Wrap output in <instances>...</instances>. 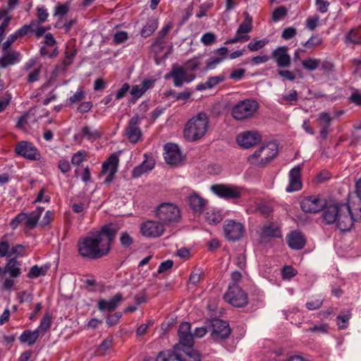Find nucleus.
Segmentation results:
<instances>
[{"instance_id": "1", "label": "nucleus", "mask_w": 361, "mask_h": 361, "mask_svg": "<svg viewBox=\"0 0 361 361\" xmlns=\"http://www.w3.org/2000/svg\"><path fill=\"white\" fill-rule=\"evenodd\" d=\"M117 229L113 225H105L96 232L88 234L78 240V252L84 257L99 259L106 255Z\"/></svg>"}, {"instance_id": "2", "label": "nucleus", "mask_w": 361, "mask_h": 361, "mask_svg": "<svg viewBox=\"0 0 361 361\" xmlns=\"http://www.w3.org/2000/svg\"><path fill=\"white\" fill-rule=\"evenodd\" d=\"M209 126V116L204 112H200L191 118L184 128V137L188 141L201 139L206 133Z\"/></svg>"}, {"instance_id": "3", "label": "nucleus", "mask_w": 361, "mask_h": 361, "mask_svg": "<svg viewBox=\"0 0 361 361\" xmlns=\"http://www.w3.org/2000/svg\"><path fill=\"white\" fill-rule=\"evenodd\" d=\"M279 152L276 142L271 141L264 143L248 157L250 164L256 166H264L274 159Z\"/></svg>"}, {"instance_id": "4", "label": "nucleus", "mask_w": 361, "mask_h": 361, "mask_svg": "<svg viewBox=\"0 0 361 361\" xmlns=\"http://www.w3.org/2000/svg\"><path fill=\"white\" fill-rule=\"evenodd\" d=\"M154 215L164 226H171L180 219L179 207L171 202H163L159 204L155 210Z\"/></svg>"}, {"instance_id": "5", "label": "nucleus", "mask_w": 361, "mask_h": 361, "mask_svg": "<svg viewBox=\"0 0 361 361\" xmlns=\"http://www.w3.org/2000/svg\"><path fill=\"white\" fill-rule=\"evenodd\" d=\"M258 102L252 99L238 102L231 109V116L236 121H243L254 116L259 109Z\"/></svg>"}, {"instance_id": "6", "label": "nucleus", "mask_w": 361, "mask_h": 361, "mask_svg": "<svg viewBox=\"0 0 361 361\" xmlns=\"http://www.w3.org/2000/svg\"><path fill=\"white\" fill-rule=\"evenodd\" d=\"M180 347L176 345L173 351L161 352L158 355V360L161 361H171L176 359L179 361H201L200 354L194 349L183 350L178 352Z\"/></svg>"}, {"instance_id": "7", "label": "nucleus", "mask_w": 361, "mask_h": 361, "mask_svg": "<svg viewBox=\"0 0 361 361\" xmlns=\"http://www.w3.org/2000/svg\"><path fill=\"white\" fill-rule=\"evenodd\" d=\"M43 211L44 207H38L30 213L21 212L11 220L10 225L13 229L20 224H24L28 229H32L37 226Z\"/></svg>"}, {"instance_id": "8", "label": "nucleus", "mask_w": 361, "mask_h": 361, "mask_svg": "<svg viewBox=\"0 0 361 361\" xmlns=\"http://www.w3.org/2000/svg\"><path fill=\"white\" fill-rule=\"evenodd\" d=\"M196 75L188 72L183 67L174 64L172 66L170 73L165 75L166 80L173 78L175 87H182L184 83H189L194 80Z\"/></svg>"}, {"instance_id": "9", "label": "nucleus", "mask_w": 361, "mask_h": 361, "mask_svg": "<svg viewBox=\"0 0 361 361\" xmlns=\"http://www.w3.org/2000/svg\"><path fill=\"white\" fill-rule=\"evenodd\" d=\"M252 30V18L248 14H245L244 20L239 25L235 36L225 42V44L243 43L247 42L250 37L248 35Z\"/></svg>"}, {"instance_id": "10", "label": "nucleus", "mask_w": 361, "mask_h": 361, "mask_svg": "<svg viewBox=\"0 0 361 361\" xmlns=\"http://www.w3.org/2000/svg\"><path fill=\"white\" fill-rule=\"evenodd\" d=\"M225 300L233 306L240 307L247 305V295L238 284H231L224 296Z\"/></svg>"}, {"instance_id": "11", "label": "nucleus", "mask_w": 361, "mask_h": 361, "mask_svg": "<svg viewBox=\"0 0 361 361\" xmlns=\"http://www.w3.org/2000/svg\"><path fill=\"white\" fill-rule=\"evenodd\" d=\"M223 231L225 238L230 241H237L244 235L245 228L242 223L227 219L224 222Z\"/></svg>"}, {"instance_id": "12", "label": "nucleus", "mask_w": 361, "mask_h": 361, "mask_svg": "<svg viewBox=\"0 0 361 361\" xmlns=\"http://www.w3.org/2000/svg\"><path fill=\"white\" fill-rule=\"evenodd\" d=\"M210 189L215 195L224 199L240 198L243 194V188L234 185L215 184Z\"/></svg>"}, {"instance_id": "13", "label": "nucleus", "mask_w": 361, "mask_h": 361, "mask_svg": "<svg viewBox=\"0 0 361 361\" xmlns=\"http://www.w3.org/2000/svg\"><path fill=\"white\" fill-rule=\"evenodd\" d=\"M16 154L23 158L31 160L38 161L41 159V154L38 149L30 142L20 141L15 147Z\"/></svg>"}, {"instance_id": "14", "label": "nucleus", "mask_w": 361, "mask_h": 361, "mask_svg": "<svg viewBox=\"0 0 361 361\" xmlns=\"http://www.w3.org/2000/svg\"><path fill=\"white\" fill-rule=\"evenodd\" d=\"M4 273L8 274L9 278L6 279L3 282V288L6 290L11 289L14 286V278L21 274L20 264L15 258L8 259L4 267Z\"/></svg>"}, {"instance_id": "15", "label": "nucleus", "mask_w": 361, "mask_h": 361, "mask_svg": "<svg viewBox=\"0 0 361 361\" xmlns=\"http://www.w3.org/2000/svg\"><path fill=\"white\" fill-rule=\"evenodd\" d=\"M119 164L118 155L116 153L111 154L102 164V174L106 175L104 183L109 184L114 178V176L118 171Z\"/></svg>"}, {"instance_id": "16", "label": "nucleus", "mask_w": 361, "mask_h": 361, "mask_svg": "<svg viewBox=\"0 0 361 361\" xmlns=\"http://www.w3.org/2000/svg\"><path fill=\"white\" fill-rule=\"evenodd\" d=\"M159 221H147L141 224L140 231L147 238H158L164 233L165 228Z\"/></svg>"}, {"instance_id": "17", "label": "nucleus", "mask_w": 361, "mask_h": 361, "mask_svg": "<svg viewBox=\"0 0 361 361\" xmlns=\"http://www.w3.org/2000/svg\"><path fill=\"white\" fill-rule=\"evenodd\" d=\"M262 140L261 135L257 131H244L238 134L236 137V142L239 146L243 148H250Z\"/></svg>"}, {"instance_id": "18", "label": "nucleus", "mask_w": 361, "mask_h": 361, "mask_svg": "<svg viewBox=\"0 0 361 361\" xmlns=\"http://www.w3.org/2000/svg\"><path fill=\"white\" fill-rule=\"evenodd\" d=\"M140 118L137 115L130 118L126 128V135L129 141L133 144L137 143L142 137V131L139 127Z\"/></svg>"}, {"instance_id": "19", "label": "nucleus", "mask_w": 361, "mask_h": 361, "mask_svg": "<svg viewBox=\"0 0 361 361\" xmlns=\"http://www.w3.org/2000/svg\"><path fill=\"white\" fill-rule=\"evenodd\" d=\"M191 326L188 322H183L178 328L179 345L188 350L194 344V336L191 333Z\"/></svg>"}, {"instance_id": "20", "label": "nucleus", "mask_w": 361, "mask_h": 361, "mask_svg": "<svg viewBox=\"0 0 361 361\" xmlns=\"http://www.w3.org/2000/svg\"><path fill=\"white\" fill-rule=\"evenodd\" d=\"M209 329L212 331V336L214 338H227L231 334L228 324L221 319H215L209 323Z\"/></svg>"}, {"instance_id": "21", "label": "nucleus", "mask_w": 361, "mask_h": 361, "mask_svg": "<svg viewBox=\"0 0 361 361\" xmlns=\"http://www.w3.org/2000/svg\"><path fill=\"white\" fill-rule=\"evenodd\" d=\"M288 48L286 46L278 47L271 52V57L276 61L279 68H289L291 64V58L289 55Z\"/></svg>"}, {"instance_id": "22", "label": "nucleus", "mask_w": 361, "mask_h": 361, "mask_svg": "<svg viewBox=\"0 0 361 361\" xmlns=\"http://www.w3.org/2000/svg\"><path fill=\"white\" fill-rule=\"evenodd\" d=\"M324 207V202L317 196H309L302 200L300 207L307 213H317L320 212Z\"/></svg>"}, {"instance_id": "23", "label": "nucleus", "mask_w": 361, "mask_h": 361, "mask_svg": "<svg viewBox=\"0 0 361 361\" xmlns=\"http://www.w3.org/2000/svg\"><path fill=\"white\" fill-rule=\"evenodd\" d=\"M301 171L302 166H298L289 171V184L286 189L288 192L298 191L302 188Z\"/></svg>"}, {"instance_id": "24", "label": "nucleus", "mask_w": 361, "mask_h": 361, "mask_svg": "<svg viewBox=\"0 0 361 361\" xmlns=\"http://www.w3.org/2000/svg\"><path fill=\"white\" fill-rule=\"evenodd\" d=\"M122 293H118L109 300L101 299L97 302V308L101 312L114 311L123 300Z\"/></svg>"}, {"instance_id": "25", "label": "nucleus", "mask_w": 361, "mask_h": 361, "mask_svg": "<svg viewBox=\"0 0 361 361\" xmlns=\"http://www.w3.org/2000/svg\"><path fill=\"white\" fill-rule=\"evenodd\" d=\"M21 54L16 50H3V54L0 58V67L5 68L9 66L15 65L21 61Z\"/></svg>"}, {"instance_id": "26", "label": "nucleus", "mask_w": 361, "mask_h": 361, "mask_svg": "<svg viewBox=\"0 0 361 361\" xmlns=\"http://www.w3.org/2000/svg\"><path fill=\"white\" fill-rule=\"evenodd\" d=\"M164 159L169 164H176L181 161V154L178 145L166 143L164 145Z\"/></svg>"}, {"instance_id": "27", "label": "nucleus", "mask_w": 361, "mask_h": 361, "mask_svg": "<svg viewBox=\"0 0 361 361\" xmlns=\"http://www.w3.org/2000/svg\"><path fill=\"white\" fill-rule=\"evenodd\" d=\"M287 243L293 250H301L306 243L305 235L298 231H293L287 236Z\"/></svg>"}, {"instance_id": "28", "label": "nucleus", "mask_w": 361, "mask_h": 361, "mask_svg": "<svg viewBox=\"0 0 361 361\" xmlns=\"http://www.w3.org/2000/svg\"><path fill=\"white\" fill-rule=\"evenodd\" d=\"M340 204L327 205L323 213L324 221L327 224L336 223L339 214Z\"/></svg>"}, {"instance_id": "29", "label": "nucleus", "mask_w": 361, "mask_h": 361, "mask_svg": "<svg viewBox=\"0 0 361 361\" xmlns=\"http://www.w3.org/2000/svg\"><path fill=\"white\" fill-rule=\"evenodd\" d=\"M188 202L194 212L201 213L204 210L207 202L197 193H193L188 197Z\"/></svg>"}, {"instance_id": "30", "label": "nucleus", "mask_w": 361, "mask_h": 361, "mask_svg": "<svg viewBox=\"0 0 361 361\" xmlns=\"http://www.w3.org/2000/svg\"><path fill=\"white\" fill-rule=\"evenodd\" d=\"M154 161L152 158H146L142 164L135 167L132 171L133 178H139L144 173L149 172L154 167Z\"/></svg>"}, {"instance_id": "31", "label": "nucleus", "mask_w": 361, "mask_h": 361, "mask_svg": "<svg viewBox=\"0 0 361 361\" xmlns=\"http://www.w3.org/2000/svg\"><path fill=\"white\" fill-rule=\"evenodd\" d=\"M226 80V77L224 74H220L216 76H212L207 78L204 82L198 84L196 86V90L198 91H202L205 90H209L221 83Z\"/></svg>"}, {"instance_id": "32", "label": "nucleus", "mask_w": 361, "mask_h": 361, "mask_svg": "<svg viewBox=\"0 0 361 361\" xmlns=\"http://www.w3.org/2000/svg\"><path fill=\"white\" fill-rule=\"evenodd\" d=\"M80 135L82 138L93 142L101 138L103 135V133L99 129H92L89 126H84L80 129Z\"/></svg>"}, {"instance_id": "33", "label": "nucleus", "mask_w": 361, "mask_h": 361, "mask_svg": "<svg viewBox=\"0 0 361 361\" xmlns=\"http://www.w3.org/2000/svg\"><path fill=\"white\" fill-rule=\"evenodd\" d=\"M172 27L173 24L171 22H169L159 31L158 35L152 44V46L154 48L158 47L160 50L164 49V45L165 44V37Z\"/></svg>"}, {"instance_id": "34", "label": "nucleus", "mask_w": 361, "mask_h": 361, "mask_svg": "<svg viewBox=\"0 0 361 361\" xmlns=\"http://www.w3.org/2000/svg\"><path fill=\"white\" fill-rule=\"evenodd\" d=\"M259 235L262 238H278L281 237V235L280 229L276 224L273 223H268L263 225V226L261 228Z\"/></svg>"}, {"instance_id": "35", "label": "nucleus", "mask_w": 361, "mask_h": 361, "mask_svg": "<svg viewBox=\"0 0 361 361\" xmlns=\"http://www.w3.org/2000/svg\"><path fill=\"white\" fill-rule=\"evenodd\" d=\"M39 335L36 329L34 331L27 329L23 331L19 340L22 343H27L28 346H32L37 341Z\"/></svg>"}, {"instance_id": "36", "label": "nucleus", "mask_w": 361, "mask_h": 361, "mask_svg": "<svg viewBox=\"0 0 361 361\" xmlns=\"http://www.w3.org/2000/svg\"><path fill=\"white\" fill-rule=\"evenodd\" d=\"M159 25L158 19L156 18H150L147 20L146 24L143 26L140 31L142 37H148L152 35L157 29Z\"/></svg>"}, {"instance_id": "37", "label": "nucleus", "mask_w": 361, "mask_h": 361, "mask_svg": "<svg viewBox=\"0 0 361 361\" xmlns=\"http://www.w3.org/2000/svg\"><path fill=\"white\" fill-rule=\"evenodd\" d=\"M37 25V22L32 20L29 25H24L19 29L16 30L14 32L18 39L23 37L30 32H33L35 27Z\"/></svg>"}, {"instance_id": "38", "label": "nucleus", "mask_w": 361, "mask_h": 361, "mask_svg": "<svg viewBox=\"0 0 361 361\" xmlns=\"http://www.w3.org/2000/svg\"><path fill=\"white\" fill-rule=\"evenodd\" d=\"M51 324V317L49 313H47L43 316L36 330L39 334L43 336L50 329Z\"/></svg>"}, {"instance_id": "39", "label": "nucleus", "mask_w": 361, "mask_h": 361, "mask_svg": "<svg viewBox=\"0 0 361 361\" xmlns=\"http://www.w3.org/2000/svg\"><path fill=\"white\" fill-rule=\"evenodd\" d=\"M345 43L361 44V35L356 28L351 29L345 35Z\"/></svg>"}, {"instance_id": "40", "label": "nucleus", "mask_w": 361, "mask_h": 361, "mask_svg": "<svg viewBox=\"0 0 361 361\" xmlns=\"http://www.w3.org/2000/svg\"><path fill=\"white\" fill-rule=\"evenodd\" d=\"M269 40L266 38L262 39H257L253 38L248 44L247 49L250 51H257L262 49L266 44H267Z\"/></svg>"}, {"instance_id": "41", "label": "nucleus", "mask_w": 361, "mask_h": 361, "mask_svg": "<svg viewBox=\"0 0 361 361\" xmlns=\"http://www.w3.org/2000/svg\"><path fill=\"white\" fill-rule=\"evenodd\" d=\"M320 64V60L313 58H307L302 61V65L303 68L309 71H313L316 70Z\"/></svg>"}, {"instance_id": "42", "label": "nucleus", "mask_w": 361, "mask_h": 361, "mask_svg": "<svg viewBox=\"0 0 361 361\" xmlns=\"http://www.w3.org/2000/svg\"><path fill=\"white\" fill-rule=\"evenodd\" d=\"M76 53L77 49L74 47H66L65 56L63 60V63L65 66H68L73 62Z\"/></svg>"}, {"instance_id": "43", "label": "nucleus", "mask_w": 361, "mask_h": 361, "mask_svg": "<svg viewBox=\"0 0 361 361\" xmlns=\"http://www.w3.org/2000/svg\"><path fill=\"white\" fill-rule=\"evenodd\" d=\"M47 270V268L34 265L30 268L27 276V278L32 279L37 278L40 276H44L46 274Z\"/></svg>"}, {"instance_id": "44", "label": "nucleus", "mask_w": 361, "mask_h": 361, "mask_svg": "<svg viewBox=\"0 0 361 361\" xmlns=\"http://www.w3.org/2000/svg\"><path fill=\"white\" fill-rule=\"evenodd\" d=\"M205 219L209 224H217L222 221V216L219 212L209 210L205 213Z\"/></svg>"}, {"instance_id": "45", "label": "nucleus", "mask_w": 361, "mask_h": 361, "mask_svg": "<svg viewBox=\"0 0 361 361\" xmlns=\"http://www.w3.org/2000/svg\"><path fill=\"white\" fill-rule=\"evenodd\" d=\"M288 14V9L283 6H281L276 8L271 15L272 20L274 22H278L283 18H284Z\"/></svg>"}, {"instance_id": "46", "label": "nucleus", "mask_w": 361, "mask_h": 361, "mask_svg": "<svg viewBox=\"0 0 361 361\" xmlns=\"http://www.w3.org/2000/svg\"><path fill=\"white\" fill-rule=\"evenodd\" d=\"M87 157V152L85 150H79L74 153L71 158V163L75 166L80 165Z\"/></svg>"}, {"instance_id": "47", "label": "nucleus", "mask_w": 361, "mask_h": 361, "mask_svg": "<svg viewBox=\"0 0 361 361\" xmlns=\"http://www.w3.org/2000/svg\"><path fill=\"white\" fill-rule=\"evenodd\" d=\"M37 16V25L40 23H44L47 20L49 13L44 6H37L36 8Z\"/></svg>"}, {"instance_id": "48", "label": "nucleus", "mask_w": 361, "mask_h": 361, "mask_svg": "<svg viewBox=\"0 0 361 361\" xmlns=\"http://www.w3.org/2000/svg\"><path fill=\"white\" fill-rule=\"evenodd\" d=\"M25 246L21 244L12 247L10 250L9 257L16 259L18 257H22L25 254Z\"/></svg>"}, {"instance_id": "49", "label": "nucleus", "mask_w": 361, "mask_h": 361, "mask_svg": "<svg viewBox=\"0 0 361 361\" xmlns=\"http://www.w3.org/2000/svg\"><path fill=\"white\" fill-rule=\"evenodd\" d=\"M69 11V5L66 4H60L56 6L54 8V16L59 18L66 16Z\"/></svg>"}, {"instance_id": "50", "label": "nucleus", "mask_w": 361, "mask_h": 361, "mask_svg": "<svg viewBox=\"0 0 361 361\" xmlns=\"http://www.w3.org/2000/svg\"><path fill=\"white\" fill-rule=\"evenodd\" d=\"M85 97V92L82 87H80L77 91L68 99V102L71 104L82 101Z\"/></svg>"}, {"instance_id": "51", "label": "nucleus", "mask_w": 361, "mask_h": 361, "mask_svg": "<svg viewBox=\"0 0 361 361\" xmlns=\"http://www.w3.org/2000/svg\"><path fill=\"white\" fill-rule=\"evenodd\" d=\"M130 93L133 97V102L135 103L145 92L140 85H135L132 87Z\"/></svg>"}, {"instance_id": "52", "label": "nucleus", "mask_w": 361, "mask_h": 361, "mask_svg": "<svg viewBox=\"0 0 361 361\" xmlns=\"http://www.w3.org/2000/svg\"><path fill=\"white\" fill-rule=\"evenodd\" d=\"M323 299L321 297L314 298L306 302V307L309 310H315L319 309L323 304Z\"/></svg>"}, {"instance_id": "53", "label": "nucleus", "mask_w": 361, "mask_h": 361, "mask_svg": "<svg viewBox=\"0 0 361 361\" xmlns=\"http://www.w3.org/2000/svg\"><path fill=\"white\" fill-rule=\"evenodd\" d=\"M298 271L293 267L286 265L282 269V277L283 279H290L297 274Z\"/></svg>"}, {"instance_id": "54", "label": "nucleus", "mask_w": 361, "mask_h": 361, "mask_svg": "<svg viewBox=\"0 0 361 361\" xmlns=\"http://www.w3.org/2000/svg\"><path fill=\"white\" fill-rule=\"evenodd\" d=\"M331 115L328 112H322L319 115L318 121L321 123L322 127H329L331 121Z\"/></svg>"}, {"instance_id": "55", "label": "nucleus", "mask_w": 361, "mask_h": 361, "mask_svg": "<svg viewBox=\"0 0 361 361\" xmlns=\"http://www.w3.org/2000/svg\"><path fill=\"white\" fill-rule=\"evenodd\" d=\"M319 21V17L317 15L309 17L305 21L306 27L312 31L317 27Z\"/></svg>"}, {"instance_id": "56", "label": "nucleus", "mask_w": 361, "mask_h": 361, "mask_svg": "<svg viewBox=\"0 0 361 361\" xmlns=\"http://www.w3.org/2000/svg\"><path fill=\"white\" fill-rule=\"evenodd\" d=\"M322 39L319 35H312L307 42L303 44V46L308 48H312L322 44Z\"/></svg>"}, {"instance_id": "57", "label": "nucleus", "mask_w": 361, "mask_h": 361, "mask_svg": "<svg viewBox=\"0 0 361 361\" xmlns=\"http://www.w3.org/2000/svg\"><path fill=\"white\" fill-rule=\"evenodd\" d=\"M122 317V314L119 312L109 315L106 317V323L109 326H113L117 324Z\"/></svg>"}, {"instance_id": "58", "label": "nucleus", "mask_w": 361, "mask_h": 361, "mask_svg": "<svg viewBox=\"0 0 361 361\" xmlns=\"http://www.w3.org/2000/svg\"><path fill=\"white\" fill-rule=\"evenodd\" d=\"M112 342L113 338L111 336H108L98 346L97 351L101 352L102 353H104L107 350H109L111 347Z\"/></svg>"}, {"instance_id": "59", "label": "nucleus", "mask_w": 361, "mask_h": 361, "mask_svg": "<svg viewBox=\"0 0 361 361\" xmlns=\"http://www.w3.org/2000/svg\"><path fill=\"white\" fill-rule=\"evenodd\" d=\"M296 33H297V31L295 27H286L281 33V37L283 39L289 40V39L293 38L296 35Z\"/></svg>"}, {"instance_id": "60", "label": "nucleus", "mask_w": 361, "mask_h": 361, "mask_svg": "<svg viewBox=\"0 0 361 361\" xmlns=\"http://www.w3.org/2000/svg\"><path fill=\"white\" fill-rule=\"evenodd\" d=\"M315 5L318 11L325 13L328 11L330 2L327 0H315Z\"/></svg>"}, {"instance_id": "61", "label": "nucleus", "mask_w": 361, "mask_h": 361, "mask_svg": "<svg viewBox=\"0 0 361 361\" xmlns=\"http://www.w3.org/2000/svg\"><path fill=\"white\" fill-rule=\"evenodd\" d=\"M128 38V32L126 31H118L114 34V42L116 44L124 42Z\"/></svg>"}, {"instance_id": "62", "label": "nucleus", "mask_w": 361, "mask_h": 361, "mask_svg": "<svg viewBox=\"0 0 361 361\" xmlns=\"http://www.w3.org/2000/svg\"><path fill=\"white\" fill-rule=\"evenodd\" d=\"M216 40V35L213 32H207L201 37V42L206 46L213 44Z\"/></svg>"}, {"instance_id": "63", "label": "nucleus", "mask_w": 361, "mask_h": 361, "mask_svg": "<svg viewBox=\"0 0 361 361\" xmlns=\"http://www.w3.org/2000/svg\"><path fill=\"white\" fill-rule=\"evenodd\" d=\"M200 66V62L197 59H192L189 61H188L185 63V70L189 71H194L197 70L199 66Z\"/></svg>"}, {"instance_id": "64", "label": "nucleus", "mask_w": 361, "mask_h": 361, "mask_svg": "<svg viewBox=\"0 0 361 361\" xmlns=\"http://www.w3.org/2000/svg\"><path fill=\"white\" fill-rule=\"evenodd\" d=\"M223 61L218 56H214L209 59L207 62L206 69L211 70L216 68V66L220 64Z\"/></svg>"}]
</instances>
